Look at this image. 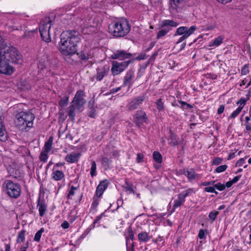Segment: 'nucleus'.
I'll list each match as a JSON object with an SVG mask.
<instances>
[{"label":"nucleus","instance_id":"obj_64","mask_svg":"<svg viewBox=\"0 0 251 251\" xmlns=\"http://www.w3.org/2000/svg\"><path fill=\"white\" fill-rule=\"evenodd\" d=\"M246 129L248 131L251 130V123L249 122L245 123Z\"/></svg>","mask_w":251,"mask_h":251},{"label":"nucleus","instance_id":"obj_52","mask_svg":"<svg viewBox=\"0 0 251 251\" xmlns=\"http://www.w3.org/2000/svg\"><path fill=\"white\" fill-rule=\"evenodd\" d=\"M222 159L219 157H216L213 161V164L218 165L222 163Z\"/></svg>","mask_w":251,"mask_h":251},{"label":"nucleus","instance_id":"obj_63","mask_svg":"<svg viewBox=\"0 0 251 251\" xmlns=\"http://www.w3.org/2000/svg\"><path fill=\"white\" fill-rule=\"evenodd\" d=\"M241 175H238V176H235L233 178V179L232 180H231V181H232V183H233V184L235 183H236L239 180V179L241 178Z\"/></svg>","mask_w":251,"mask_h":251},{"label":"nucleus","instance_id":"obj_21","mask_svg":"<svg viewBox=\"0 0 251 251\" xmlns=\"http://www.w3.org/2000/svg\"><path fill=\"white\" fill-rule=\"evenodd\" d=\"M10 176L15 178H19L23 176V172L20 169L12 168L10 171Z\"/></svg>","mask_w":251,"mask_h":251},{"label":"nucleus","instance_id":"obj_7","mask_svg":"<svg viewBox=\"0 0 251 251\" xmlns=\"http://www.w3.org/2000/svg\"><path fill=\"white\" fill-rule=\"evenodd\" d=\"M51 21L49 18H46L41 22L39 26V30L42 39L46 43L51 41L50 29L51 27Z\"/></svg>","mask_w":251,"mask_h":251},{"label":"nucleus","instance_id":"obj_35","mask_svg":"<svg viewBox=\"0 0 251 251\" xmlns=\"http://www.w3.org/2000/svg\"><path fill=\"white\" fill-rule=\"evenodd\" d=\"M84 95V92L82 90H79L77 91L75 95V96L73 100V101L71 102V103L74 104L75 101L76 100H80L81 99H83L82 97Z\"/></svg>","mask_w":251,"mask_h":251},{"label":"nucleus","instance_id":"obj_54","mask_svg":"<svg viewBox=\"0 0 251 251\" xmlns=\"http://www.w3.org/2000/svg\"><path fill=\"white\" fill-rule=\"evenodd\" d=\"M190 36H188V35H182L181 37H180L179 39L177 41V42H176V44H179L181 42H182L183 41L185 40V39H186L188 37H189Z\"/></svg>","mask_w":251,"mask_h":251},{"label":"nucleus","instance_id":"obj_40","mask_svg":"<svg viewBox=\"0 0 251 251\" xmlns=\"http://www.w3.org/2000/svg\"><path fill=\"white\" fill-rule=\"evenodd\" d=\"M44 231V228H41L39 230H38L35 234L34 240L36 242H39L40 240V238L43 232Z\"/></svg>","mask_w":251,"mask_h":251},{"label":"nucleus","instance_id":"obj_61","mask_svg":"<svg viewBox=\"0 0 251 251\" xmlns=\"http://www.w3.org/2000/svg\"><path fill=\"white\" fill-rule=\"evenodd\" d=\"M152 3L155 4V6H159L161 4V0H151Z\"/></svg>","mask_w":251,"mask_h":251},{"label":"nucleus","instance_id":"obj_34","mask_svg":"<svg viewBox=\"0 0 251 251\" xmlns=\"http://www.w3.org/2000/svg\"><path fill=\"white\" fill-rule=\"evenodd\" d=\"M153 158L154 161L158 163H161L162 161V157L161 154L158 151H154L153 153Z\"/></svg>","mask_w":251,"mask_h":251},{"label":"nucleus","instance_id":"obj_31","mask_svg":"<svg viewBox=\"0 0 251 251\" xmlns=\"http://www.w3.org/2000/svg\"><path fill=\"white\" fill-rule=\"evenodd\" d=\"M52 144V137H50L49 139V140L45 142L44 147V151L46 152H49L51 150Z\"/></svg>","mask_w":251,"mask_h":251},{"label":"nucleus","instance_id":"obj_12","mask_svg":"<svg viewBox=\"0 0 251 251\" xmlns=\"http://www.w3.org/2000/svg\"><path fill=\"white\" fill-rule=\"evenodd\" d=\"M179 172L181 174L186 176L189 181H192L195 179L201 177V176L197 174L193 168H184L182 170H180Z\"/></svg>","mask_w":251,"mask_h":251},{"label":"nucleus","instance_id":"obj_29","mask_svg":"<svg viewBox=\"0 0 251 251\" xmlns=\"http://www.w3.org/2000/svg\"><path fill=\"white\" fill-rule=\"evenodd\" d=\"M123 187L126 192H128L129 193H132L133 194H135V192L133 188V185L132 183L126 181L125 184L123 186Z\"/></svg>","mask_w":251,"mask_h":251},{"label":"nucleus","instance_id":"obj_55","mask_svg":"<svg viewBox=\"0 0 251 251\" xmlns=\"http://www.w3.org/2000/svg\"><path fill=\"white\" fill-rule=\"evenodd\" d=\"M95 100L93 98L88 102V107L89 108H94Z\"/></svg>","mask_w":251,"mask_h":251},{"label":"nucleus","instance_id":"obj_36","mask_svg":"<svg viewBox=\"0 0 251 251\" xmlns=\"http://www.w3.org/2000/svg\"><path fill=\"white\" fill-rule=\"evenodd\" d=\"M86 101L83 98L80 100H78L75 101V105L76 108L79 110L81 107H83V105L85 103Z\"/></svg>","mask_w":251,"mask_h":251},{"label":"nucleus","instance_id":"obj_14","mask_svg":"<svg viewBox=\"0 0 251 251\" xmlns=\"http://www.w3.org/2000/svg\"><path fill=\"white\" fill-rule=\"evenodd\" d=\"M134 55L135 54L127 52L124 50H117L111 55L110 58L112 59L124 60L126 59L130 58Z\"/></svg>","mask_w":251,"mask_h":251},{"label":"nucleus","instance_id":"obj_47","mask_svg":"<svg viewBox=\"0 0 251 251\" xmlns=\"http://www.w3.org/2000/svg\"><path fill=\"white\" fill-rule=\"evenodd\" d=\"M147 58V55L145 53H141L138 56L135 57V58H132V59H134V61L135 60H144Z\"/></svg>","mask_w":251,"mask_h":251},{"label":"nucleus","instance_id":"obj_5","mask_svg":"<svg viewBox=\"0 0 251 251\" xmlns=\"http://www.w3.org/2000/svg\"><path fill=\"white\" fill-rule=\"evenodd\" d=\"M81 22L80 27L83 34H90L96 32L99 21L95 14H88Z\"/></svg>","mask_w":251,"mask_h":251},{"label":"nucleus","instance_id":"obj_16","mask_svg":"<svg viewBox=\"0 0 251 251\" xmlns=\"http://www.w3.org/2000/svg\"><path fill=\"white\" fill-rule=\"evenodd\" d=\"M147 120V117L145 111L143 110H138L136 112L134 122L135 124L140 126L143 123H146Z\"/></svg>","mask_w":251,"mask_h":251},{"label":"nucleus","instance_id":"obj_25","mask_svg":"<svg viewBox=\"0 0 251 251\" xmlns=\"http://www.w3.org/2000/svg\"><path fill=\"white\" fill-rule=\"evenodd\" d=\"M68 115L70 121H74L75 120V104L71 103V105L69 107L68 111Z\"/></svg>","mask_w":251,"mask_h":251},{"label":"nucleus","instance_id":"obj_39","mask_svg":"<svg viewBox=\"0 0 251 251\" xmlns=\"http://www.w3.org/2000/svg\"><path fill=\"white\" fill-rule=\"evenodd\" d=\"M247 101V100H246V99L244 98H241L236 102V104L239 105L238 108H240L242 110L244 106L246 104Z\"/></svg>","mask_w":251,"mask_h":251},{"label":"nucleus","instance_id":"obj_20","mask_svg":"<svg viewBox=\"0 0 251 251\" xmlns=\"http://www.w3.org/2000/svg\"><path fill=\"white\" fill-rule=\"evenodd\" d=\"M80 155V153L73 152L70 154L67 155L65 157V159L67 162L69 163H73L78 161Z\"/></svg>","mask_w":251,"mask_h":251},{"label":"nucleus","instance_id":"obj_13","mask_svg":"<svg viewBox=\"0 0 251 251\" xmlns=\"http://www.w3.org/2000/svg\"><path fill=\"white\" fill-rule=\"evenodd\" d=\"M197 29V26L194 25L188 27L187 26H180L177 28L175 36L177 35H192Z\"/></svg>","mask_w":251,"mask_h":251},{"label":"nucleus","instance_id":"obj_8","mask_svg":"<svg viewBox=\"0 0 251 251\" xmlns=\"http://www.w3.org/2000/svg\"><path fill=\"white\" fill-rule=\"evenodd\" d=\"M134 62V59H130L126 61L119 62L117 61L112 62V68L111 71L113 76L119 75L123 72L129 65Z\"/></svg>","mask_w":251,"mask_h":251},{"label":"nucleus","instance_id":"obj_43","mask_svg":"<svg viewBox=\"0 0 251 251\" xmlns=\"http://www.w3.org/2000/svg\"><path fill=\"white\" fill-rule=\"evenodd\" d=\"M227 168V166L226 165H222L218 166L215 170V172L217 173H222L225 171L226 170Z\"/></svg>","mask_w":251,"mask_h":251},{"label":"nucleus","instance_id":"obj_24","mask_svg":"<svg viewBox=\"0 0 251 251\" xmlns=\"http://www.w3.org/2000/svg\"><path fill=\"white\" fill-rule=\"evenodd\" d=\"M138 238L140 242L144 243L148 242L150 239L148 233L145 231L139 233L138 235Z\"/></svg>","mask_w":251,"mask_h":251},{"label":"nucleus","instance_id":"obj_38","mask_svg":"<svg viewBox=\"0 0 251 251\" xmlns=\"http://www.w3.org/2000/svg\"><path fill=\"white\" fill-rule=\"evenodd\" d=\"M96 163L94 161H92L91 162V168L90 172V174L92 177H94L96 176Z\"/></svg>","mask_w":251,"mask_h":251},{"label":"nucleus","instance_id":"obj_30","mask_svg":"<svg viewBox=\"0 0 251 251\" xmlns=\"http://www.w3.org/2000/svg\"><path fill=\"white\" fill-rule=\"evenodd\" d=\"M127 233L128 235H126V245H128V241L129 239L132 241L134 239V235L133 232L132 231V228L131 226H129L127 229Z\"/></svg>","mask_w":251,"mask_h":251},{"label":"nucleus","instance_id":"obj_59","mask_svg":"<svg viewBox=\"0 0 251 251\" xmlns=\"http://www.w3.org/2000/svg\"><path fill=\"white\" fill-rule=\"evenodd\" d=\"M225 109L224 105H221L219 108L218 109L217 113L218 114H221L222 113H223Z\"/></svg>","mask_w":251,"mask_h":251},{"label":"nucleus","instance_id":"obj_33","mask_svg":"<svg viewBox=\"0 0 251 251\" xmlns=\"http://www.w3.org/2000/svg\"><path fill=\"white\" fill-rule=\"evenodd\" d=\"M162 100L163 99L162 98H160L158 99L155 102L156 108L159 111H163L165 109L164 103Z\"/></svg>","mask_w":251,"mask_h":251},{"label":"nucleus","instance_id":"obj_28","mask_svg":"<svg viewBox=\"0 0 251 251\" xmlns=\"http://www.w3.org/2000/svg\"><path fill=\"white\" fill-rule=\"evenodd\" d=\"M101 162L102 166L104 168V169L107 170L110 168V165L112 162V160L106 157L102 156L101 157Z\"/></svg>","mask_w":251,"mask_h":251},{"label":"nucleus","instance_id":"obj_17","mask_svg":"<svg viewBox=\"0 0 251 251\" xmlns=\"http://www.w3.org/2000/svg\"><path fill=\"white\" fill-rule=\"evenodd\" d=\"M109 183L107 179H105L100 182L96 188V194L98 197H100L104 191L108 187Z\"/></svg>","mask_w":251,"mask_h":251},{"label":"nucleus","instance_id":"obj_41","mask_svg":"<svg viewBox=\"0 0 251 251\" xmlns=\"http://www.w3.org/2000/svg\"><path fill=\"white\" fill-rule=\"evenodd\" d=\"M48 152H46L45 151H42L40 155V159L41 161L45 163L47 162V159L48 158Z\"/></svg>","mask_w":251,"mask_h":251},{"label":"nucleus","instance_id":"obj_4","mask_svg":"<svg viewBox=\"0 0 251 251\" xmlns=\"http://www.w3.org/2000/svg\"><path fill=\"white\" fill-rule=\"evenodd\" d=\"M15 121L16 126L20 130H27V128L31 127L35 116L31 112L21 111L16 116Z\"/></svg>","mask_w":251,"mask_h":251},{"label":"nucleus","instance_id":"obj_56","mask_svg":"<svg viewBox=\"0 0 251 251\" xmlns=\"http://www.w3.org/2000/svg\"><path fill=\"white\" fill-rule=\"evenodd\" d=\"M158 55V51H156L155 52H154L152 54V55L151 56V57L149 58V62H152V61H153L156 57V56Z\"/></svg>","mask_w":251,"mask_h":251},{"label":"nucleus","instance_id":"obj_2","mask_svg":"<svg viewBox=\"0 0 251 251\" xmlns=\"http://www.w3.org/2000/svg\"><path fill=\"white\" fill-rule=\"evenodd\" d=\"M22 62V55L17 49L7 45L0 36V73L11 75L14 69L10 63L21 64Z\"/></svg>","mask_w":251,"mask_h":251},{"label":"nucleus","instance_id":"obj_58","mask_svg":"<svg viewBox=\"0 0 251 251\" xmlns=\"http://www.w3.org/2000/svg\"><path fill=\"white\" fill-rule=\"evenodd\" d=\"M215 181H205L202 183V185L205 186H207L210 185H214L215 183Z\"/></svg>","mask_w":251,"mask_h":251},{"label":"nucleus","instance_id":"obj_6","mask_svg":"<svg viewBox=\"0 0 251 251\" xmlns=\"http://www.w3.org/2000/svg\"><path fill=\"white\" fill-rule=\"evenodd\" d=\"M3 188L8 196L13 199H17L21 194V186L18 183H15L11 180H5Z\"/></svg>","mask_w":251,"mask_h":251},{"label":"nucleus","instance_id":"obj_19","mask_svg":"<svg viewBox=\"0 0 251 251\" xmlns=\"http://www.w3.org/2000/svg\"><path fill=\"white\" fill-rule=\"evenodd\" d=\"M51 176L54 180L59 181L64 177L65 175L62 171L53 169Z\"/></svg>","mask_w":251,"mask_h":251},{"label":"nucleus","instance_id":"obj_60","mask_svg":"<svg viewBox=\"0 0 251 251\" xmlns=\"http://www.w3.org/2000/svg\"><path fill=\"white\" fill-rule=\"evenodd\" d=\"M75 195V191L72 190L71 189H70L69 193L67 195V198L68 199H72V197Z\"/></svg>","mask_w":251,"mask_h":251},{"label":"nucleus","instance_id":"obj_11","mask_svg":"<svg viewBox=\"0 0 251 251\" xmlns=\"http://www.w3.org/2000/svg\"><path fill=\"white\" fill-rule=\"evenodd\" d=\"M192 192V189H188L184 191L181 192L178 196V199L175 201L174 204L173 206V209L172 210L171 213L174 212L176 208L181 206L185 201V198Z\"/></svg>","mask_w":251,"mask_h":251},{"label":"nucleus","instance_id":"obj_46","mask_svg":"<svg viewBox=\"0 0 251 251\" xmlns=\"http://www.w3.org/2000/svg\"><path fill=\"white\" fill-rule=\"evenodd\" d=\"M213 185L215 187V189H217V190H218L219 191H223L226 188L225 185L224 184H222L220 182H219L215 184H214Z\"/></svg>","mask_w":251,"mask_h":251},{"label":"nucleus","instance_id":"obj_1","mask_svg":"<svg viewBox=\"0 0 251 251\" xmlns=\"http://www.w3.org/2000/svg\"><path fill=\"white\" fill-rule=\"evenodd\" d=\"M81 35L75 30L63 31L60 35L59 50L65 56H72L76 53L78 57L83 60L88 59L89 55L84 51L77 52V45L81 40Z\"/></svg>","mask_w":251,"mask_h":251},{"label":"nucleus","instance_id":"obj_45","mask_svg":"<svg viewBox=\"0 0 251 251\" xmlns=\"http://www.w3.org/2000/svg\"><path fill=\"white\" fill-rule=\"evenodd\" d=\"M240 108H237L235 111H234L231 115L229 116V118L234 119L241 112Z\"/></svg>","mask_w":251,"mask_h":251},{"label":"nucleus","instance_id":"obj_37","mask_svg":"<svg viewBox=\"0 0 251 251\" xmlns=\"http://www.w3.org/2000/svg\"><path fill=\"white\" fill-rule=\"evenodd\" d=\"M69 101V97L68 96H65L61 98L60 100L59 101V105L62 107H63L65 106H66L68 103Z\"/></svg>","mask_w":251,"mask_h":251},{"label":"nucleus","instance_id":"obj_15","mask_svg":"<svg viewBox=\"0 0 251 251\" xmlns=\"http://www.w3.org/2000/svg\"><path fill=\"white\" fill-rule=\"evenodd\" d=\"M110 67L109 66L105 65L102 68H98L97 70L96 74L93 77L91 78L92 80L94 78H96L98 81L102 80L103 78L106 76L109 72Z\"/></svg>","mask_w":251,"mask_h":251},{"label":"nucleus","instance_id":"obj_62","mask_svg":"<svg viewBox=\"0 0 251 251\" xmlns=\"http://www.w3.org/2000/svg\"><path fill=\"white\" fill-rule=\"evenodd\" d=\"M69 224L67 221H64L61 225L62 228L67 229L69 227Z\"/></svg>","mask_w":251,"mask_h":251},{"label":"nucleus","instance_id":"obj_50","mask_svg":"<svg viewBox=\"0 0 251 251\" xmlns=\"http://www.w3.org/2000/svg\"><path fill=\"white\" fill-rule=\"evenodd\" d=\"M143 158H144V155L142 154H141L140 153H137V158H136L137 162H138V163L142 162L143 161Z\"/></svg>","mask_w":251,"mask_h":251},{"label":"nucleus","instance_id":"obj_26","mask_svg":"<svg viewBox=\"0 0 251 251\" xmlns=\"http://www.w3.org/2000/svg\"><path fill=\"white\" fill-rule=\"evenodd\" d=\"M183 3V0H170V4L171 8L174 10H177L181 4Z\"/></svg>","mask_w":251,"mask_h":251},{"label":"nucleus","instance_id":"obj_27","mask_svg":"<svg viewBox=\"0 0 251 251\" xmlns=\"http://www.w3.org/2000/svg\"><path fill=\"white\" fill-rule=\"evenodd\" d=\"M170 135L169 140L170 141V142H169V144L174 146L177 145L179 144L177 136L175 134L173 133L171 130H170Z\"/></svg>","mask_w":251,"mask_h":251},{"label":"nucleus","instance_id":"obj_48","mask_svg":"<svg viewBox=\"0 0 251 251\" xmlns=\"http://www.w3.org/2000/svg\"><path fill=\"white\" fill-rule=\"evenodd\" d=\"M205 232H206V230L201 229L198 234L199 238L201 239H203L205 235Z\"/></svg>","mask_w":251,"mask_h":251},{"label":"nucleus","instance_id":"obj_3","mask_svg":"<svg viewBox=\"0 0 251 251\" xmlns=\"http://www.w3.org/2000/svg\"><path fill=\"white\" fill-rule=\"evenodd\" d=\"M130 28L128 21L126 19L121 18L110 24L108 30L114 37H123L129 32Z\"/></svg>","mask_w":251,"mask_h":251},{"label":"nucleus","instance_id":"obj_18","mask_svg":"<svg viewBox=\"0 0 251 251\" xmlns=\"http://www.w3.org/2000/svg\"><path fill=\"white\" fill-rule=\"evenodd\" d=\"M134 76V72L130 69L128 70L124 77V81L123 83L124 86H127L129 84L131 81L133 79Z\"/></svg>","mask_w":251,"mask_h":251},{"label":"nucleus","instance_id":"obj_57","mask_svg":"<svg viewBox=\"0 0 251 251\" xmlns=\"http://www.w3.org/2000/svg\"><path fill=\"white\" fill-rule=\"evenodd\" d=\"M245 159L243 158H240L239 160L237 161L235 164V166H241L245 163Z\"/></svg>","mask_w":251,"mask_h":251},{"label":"nucleus","instance_id":"obj_42","mask_svg":"<svg viewBox=\"0 0 251 251\" xmlns=\"http://www.w3.org/2000/svg\"><path fill=\"white\" fill-rule=\"evenodd\" d=\"M25 231L24 230H21L18 234V236L17 239V242L21 243L24 241L25 240Z\"/></svg>","mask_w":251,"mask_h":251},{"label":"nucleus","instance_id":"obj_51","mask_svg":"<svg viewBox=\"0 0 251 251\" xmlns=\"http://www.w3.org/2000/svg\"><path fill=\"white\" fill-rule=\"evenodd\" d=\"M215 187L214 185L213 186L207 187L204 188V191L208 193H213L215 192Z\"/></svg>","mask_w":251,"mask_h":251},{"label":"nucleus","instance_id":"obj_9","mask_svg":"<svg viewBox=\"0 0 251 251\" xmlns=\"http://www.w3.org/2000/svg\"><path fill=\"white\" fill-rule=\"evenodd\" d=\"M178 25L177 22H175L172 20H165L162 22L161 27L164 28L158 31L156 35V38L159 39L161 37L164 36L166 34L171 30L172 27H176Z\"/></svg>","mask_w":251,"mask_h":251},{"label":"nucleus","instance_id":"obj_32","mask_svg":"<svg viewBox=\"0 0 251 251\" xmlns=\"http://www.w3.org/2000/svg\"><path fill=\"white\" fill-rule=\"evenodd\" d=\"M224 38L221 36H219L218 37L216 38L212 42V44L210 45V47H213V46H219L223 42Z\"/></svg>","mask_w":251,"mask_h":251},{"label":"nucleus","instance_id":"obj_22","mask_svg":"<svg viewBox=\"0 0 251 251\" xmlns=\"http://www.w3.org/2000/svg\"><path fill=\"white\" fill-rule=\"evenodd\" d=\"M7 139V132L5 130L4 125L0 123V141L5 142Z\"/></svg>","mask_w":251,"mask_h":251},{"label":"nucleus","instance_id":"obj_23","mask_svg":"<svg viewBox=\"0 0 251 251\" xmlns=\"http://www.w3.org/2000/svg\"><path fill=\"white\" fill-rule=\"evenodd\" d=\"M37 206L39 207V215L43 217L47 210V206L43 201H40V199L38 200Z\"/></svg>","mask_w":251,"mask_h":251},{"label":"nucleus","instance_id":"obj_44","mask_svg":"<svg viewBox=\"0 0 251 251\" xmlns=\"http://www.w3.org/2000/svg\"><path fill=\"white\" fill-rule=\"evenodd\" d=\"M219 214V212L218 211H215L214 212L212 211L209 214L208 217L209 219L213 222L216 220L217 216Z\"/></svg>","mask_w":251,"mask_h":251},{"label":"nucleus","instance_id":"obj_49","mask_svg":"<svg viewBox=\"0 0 251 251\" xmlns=\"http://www.w3.org/2000/svg\"><path fill=\"white\" fill-rule=\"evenodd\" d=\"M249 72V70L248 66L247 65H244L241 70V74L242 75H246L248 74Z\"/></svg>","mask_w":251,"mask_h":251},{"label":"nucleus","instance_id":"obj_10","mask_svg":"<svg viewBox=\"0 0 251 251\" xmlns=\"http://www.w3.org/2000/svg\"><path fill=\"white\" fill-rule=\"evenodd\" d=\"M147 98L146 94H143L138 97L134 98L128 103L127 107L130 110H134L137 109L138 106L142 103Z\"/></svg>","mask_w":251,"mask_h":251},{"label":"nucleus","instance_id":"obj_53","mask_svg":"<svg viewBox=\"0 0 251 251\" xmlns=\"http://www.w3.org/2000/svg\"><path fill=\"white\" fill-rule=\"evenodd\" d=\"M89 116L91 118H94L96 116V110L95 108H90V111L89 112Z\"/></svg>","mask_w":251,"mask_h":251}]
</instances>
